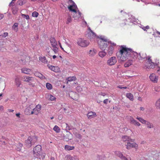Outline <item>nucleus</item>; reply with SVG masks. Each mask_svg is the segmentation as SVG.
Wrapping results in <instances>:
<instances>
[{"mask_svg": "<svg viewBox=\"0 0 160 160\" xmlns=\"http://www.w3.org/2000/svg\"><path fill=\"white\" fill-rule=\"evenodd\" d=\"M107 53L105 52L104 51L102 50V51H100L98 53V55L99 57L102 58H103L106 55Z\"/></svg>", "mask_w": 160, "mask_h": 160, "instance_id": "bb28decb", "label": "nucleus"}, {"mask_svg": "<svg viewBox=\"0 0 160 160\" xmlns=\"http://www.w3.org/2000/svg\"><path fill=\"white\" fill-rule=\"evenodd\" d=\"M33 139L31 137H29L28 139L26 141L25 145L28 148H30L32 145V141Z\"/></svg>", "mask_w": 160, "mask_h": 160, "instance_id": "4468645a", "label": "nucleus"}, {"mask_svg": "<svg viewBox=\"0 0 160 160\" xmlns=\"http://www.w3.org/2000/svg\"><path fill=\"white\" fill-rule=\"evenodd\" d=\"M73 5H70L68 7V8L70 11L74 12L75 14L77 15V17L74 15L73 16V17L76 19L77 18H78L81 16V13L79 12L77 13L76 10L75 9H73Z\"/></svg>", "mask_w": 160, "mask_h": 160, "instance_id": "6e6552de", "label": "nucleus"}, {"mask_svg": "<svg viewBox=\"0 0 160 160\" xmlns=\"http://www.w3.org/2000/svg\"><path fill=\"white\" fill-rule=\"evenodd\" d=\"M87 116L88 118L91 119L95 117L96 116V114L95 112L90 111L88 113Z\"/></svg>", "mask_w": 160, "mask_h": 160, "instance_id": "f3484780", "label": "nucleus"}, {"mask_svg": "<svg viewBox=\"0 0 160 160\" xmlns=\"http://www.w3.org/2000/svg\"><path fill=\"white\" fill-rule=\"evenodd\" d=\"M8 111L9 112H13L14 110L12 109H9L8 110Z\"/></svg>", "mask_w": 160, "mask_h": 160, "instance_id": "680f3d73", "label": "nucleus"}, {"mask_svg": "<svg viewBox=\"0 0 160 160\" xmlns=\"http://www.w3.org/2000/svg\"><path fill=\"white\" fill-rule=\"evenodd\" d=\"M97 52V51L96 49H92L89 50L88 52V54L89 55L90 57H92L94 56L96 54Z\"/></svg>", "mask_w": 160, "mask_h": 160, "instance_id": "4be33fe9", "label": "nucleus"}, {"mask_svg": "<svg viewBox=\"0 0 160 160\" xmlns=\"http://www.w3.org/2000/svg\"><path fill=\"white\" fill-rule=\"evenodd\" d=\"M48 66L50 69L55 72H58L60 71L59 68L57 66H55L50 65H48Z\"/></svg>", "mask_w": 160, "mask_h": 160, "instance_id": "f8f14e48", "label": "nucleus"}, {"mask_svg": "<svg viewBox=\"0 0 160 160\" xmlns=\"http://www.w3.org/2000/svg\"><path fill=\"white\" fill-rule=\"evenodd\" d=\"M99 39L98 41L99 47L101 50L104 51L105 48L108 46V39L104 37L100 38Z\"/></svg>", "mask_w": 160, "mask_h": 160, "instance_id": "7ed1b4c3", "label": "nucleus"}, {"mask_svg": "<svg viewBox=\"0 0 160 160\" xmlns=\"http://www.w3.org/2000/svg\"><path fill=\"white\" fill-rule=\"evenodd\" d=\"M117 59L116 57L113 56L110 58L107 61L108 65L112 66L115 64L117 62Z\"/></svg>", "mask_w": 160, "mask_h": 160, "instance_id": "0eeeda50", "label": "nucleus"}, {"mask_svg": "<svg viewBox=\"0 0 160 160\" xmlns=\"http://www.w3.org/2000/svg\"><path fill=\"white\" fill-rule=\"evenodd\" d=\"M126 97L129 98L130 100L132 101H133V95L130 93H127L126 94Z\"/></svg>", "mask_w": 160, "mask_h": 160, "instance_id": "c756f323", "label": "nucleus"}, {"mask_svg": "<svg viewBox=\"0 0 160 160\" xmlns=\"http://www.w3.org/2000/svg\"><path fill=\"white\" fill-rule=\"evenodd\" d=\"M8 33L7 32H5L3 33V34H1L0 36L2 37V38H5L8 36Z\"/></svg>", "mask_w": 160, "mask_h": 160, "instance_id": "a18cd8bd", "label": "nucleus"}, {"mask_svg": "<svg viewBox=\"0 0 160 160\" xmlns=\"http://www.w3.org/2000/svg\"><path fill=\"white\" fill-rule=\"evenodd\" d=\"M156 33L158 35H160V32H159V31H157L156 32Z\"/></svg>", "mask_w": 160, "mask_h": 160, "instance_id": "774afa93", "label": "nucleus"}, {"mask_svg": "<svg viewBox=\"0 0 160 160\" xmlns=\"http://www.w3.org/2000/svg\"><path fill=\"white\" fill-rule=\"evenodd\" d=\"M129 120L130 123L133 124L135 126H139L141 125V124L136 120H135L132 117H130Z\"/></svg>", "mask_w": 160, "mask_h": 160, "instance_id": "ddd939ff", "label": "nucleus"}, {"mask_svg": "<svg viewBox=\"0 0 160 160\" xmlns=\"http://www.w3.org/2000/svg\"><path fill=\"white\" fill-rule=\"evenodd\" d=\"M122 139L123 141L124 142L126 141H133L132 140V139H131L129 137L126 136H123L122 138Z\"/></svg>", "mask_w": 160, "mask_h": 160, "instance_id": "c85d7f7f", "label": "nucleus"}, {"mask_svg": "<svg viewBox=\"0 0 160 160\" xmlns=\"http://www.w3.org/2000/svg\"><path fill=\"white\" fill-rule=\"evenodd\" d=\"M66 160H79L78 158L76 156L72 157L70 155H68L66 157Z\"/></svg>", "mask_w": 160, "mask_h": 160, "instance_id": "6ab92c4d", "label": "nucleus"}, {"mask_svg": "<svg viewBox=\"0 0 160 160\" xmlns=\"http://www.w3.org/2000/svg\"><path fill=\"white\" fill-rule=\"evenodd\" d=\"M39 59L43 63H48V61L47 60L46 58L44 56L39 57Z\"/></svg>", "mask_w": 160, "mask_h": 160, "instance_id": "393cba45", "label": "nucleus"}, {"mask_svg": "<svg viewBox=\"0 0 160 160\" xmlns=\"http://www.w3.org/2000/svg\"><path fill=\"white\" fill-rule=\"evenodd\" d=\"M4 17V15L2 14H0V20L2 19Z\"/></svg>", "mask_w": 160, "mask_h": 160, "instance_id": "864d4df0", "label": "nucleus"}, {"mask_svg": "<svg viewBox=\"0 0 160 160\" xmlns=\"http://www.w3.org/2000/svg\"><path fill=\"white\" fill-rule=\"evenodd\" d=\"M15 84L18 87H19L21 84V81L18 76H16L15 79Z\"/></svg>", "mask_w": 160, "mask_h": 160, "instance_id": "dca6fc26", "label": "nucleus"}, {"mask_svg": "<svg viewBox=\"0 0 160 160\" xmlns=\"http://www.w3.org/2000/svg\"><path fill=\"white\" fill-rule=\"evenodd\" d=\"M147 126V128H153L154 127L153 124L147 121V122L145 124Z\"/></svg>", "mask_w": 160, "mask_h": 160, "instance_id": "7c9ffc66", "label": "nucleus"}, {"mask_svg": "<svg viewBox=\"0 0 160 160\" xmlns=\"http://www.w3.org/2000/svg\"><path fill=\"white\" fill-rule=\"evenodd\" d=\"M68 96L71 97L72 99L75 100H77L78 98V94L75 92L71 91L68 93H67Z\"/></svg>", "mask_w": 160, "mask_h": 160, "instance_id": "1a4fd4ad", "label": "nucleus"}, {"mask_svg": "<svg viewBox=\"0 0 160 160\" xmlns=\"http://www.w3.org/2000/svg\"><path fill=\"white\" fill-rule=\"evenodd\" d=\"M2 144L5 145L6 144L5 142V141H3L2 142Z\"/></svg>", "mask_w": 160, "mask_h": 160, "instance_id": "338daca9", "label": "nucleus"}, {"mask_svg": "<svg viewBox=\"0 0 160 160\" xmlns=\"http://www.w3.org/2000/svg\"><path fill=\"white\" fill-rule=\"evenodd\" d=\"M132 147L135 148L136 149H138V145L136 143H131Z\"/></svg>", "mask_w": 160, "mask_h": 160, "instance_id": "ea45409f", "label": "nucleus"}, {"mask_svg": "<svg viewBox=\"0 0 160 160\" xmlns=\"http://www.w3.org/2000/svg\"><path fill=\"white\" fill-rule=\"evenodd\" d=\"M136 118L138 119V120H139L141 123L143 124H145L146 122H147L146 120L143 119L142 118L140 117H137Z\"/></svg>", "mask_w": 160, "mask_h": 160, "instance_id": "473e14b6", "label": "nucleus"}, {"mask_svg": "<svg viewBox=\"0 0 160 160\" xmlns=\"http://www.w3.org/2000/svg\"><path fill=\"white\" fill-rule=\"evenodd\" d=\"M108 100V99H105L103 101V103L106 104H107Z\"/></svg>", "mask_w": 160, "mask_h": 160, "instance_id": "5fc2aeb1", "label": "nucleus"}, {"mask_svg": "<svg viewBox=\"0 0 160 160\" xmlns=\"http://www.w3.org/2000/svg\"><path fill=\"white\" fill-rule=\"evenodd\" d=\"M76 79L75 77L73 76L72 77H70L68 78L67 80L68 81H75Z\"/></svg>", "mask_w": 160, "mask_h": 160, "instance_id": "f704fd0d", "label": "nucleus"}, {"mask_svg": "<svg viewBox=\"0 0 160 160\" xmlns=\"http://www.w3.org/2000/svg\"><path fill=\"white\" fill-rule=\"evenodd\" d=\"M108 44H111L110 46H112L113 47V46H116V45L115 43H114V42H112L111 41H109V40H108Z\"/></svg>", "mask_w": 160, "mask_h": 160, "instance_id": "de8ad7c7", "label": "nucleus"}, {"mask_svg": "<svg viewBox=\"0 0 160 160\" xmlns=\"http://www.w3.org/2000/svg\"><path fill=\"white\" fill-rule=\"evenodd\" d=\"M53 48V50L55 53H57L58 52V48L57 46Z\"/></svg>", "mask_w": 160, "mask_h": 160, "instance_id": "8fccbe9b", "label": "nucleus"}, {"mask_svg": "<svg viewBox=\"0 0 160 160\" xmlns=\"http://www.w3.org/2000/svg\"><path fill=\"white\" fill-rule=\"evenodd\" d=\"M64 112L65 113H68L69 112L68 111H67V108H64Z\"/></svg>", "mask_w": 160, "mask_h": 160, "instance_id": "6e6d98bb", "label": "nucleus"}, {"mask_svg": "<svg viewBox=\"0 0 160 160\" xmlns=\"http://www.w3.org/2000/svg\"><path fill=\"white\" fill-rule=\"evenodd\" d=\"M53 130L57 133L59 132L60 130V128L57 125H55L54 127Z\"/></svg>", "mask_w": 160, "mask_h": 160, "instance_id": "72a5a7b5", "label": "nucleus"}, {"mask_svg": "<svg viewBox=\"0 0 160 160\" xmlns=\"http://www.w3.org/2000/svg\"><path fill=\"white\" fill-rule=\"evenodd\" d=\"M22 146V143L20 142L18 143L16 145V149L18 151H21Z\"/></svg>", "mask_w": 160, "mask_h": 160, "instance_id": "b1692460", "label": "nucleus"}, {"mask_svg": "<svg viewBox=\"0 0 160 160\" xmlns=\"http://www.w3.org/2000/svg\"><path fill=\"white\" fill-rule=\"evenodd\" d=\"M114 49V48L112 46H110L109 47L108 51V54L110 55H111V54H112L113 52V50Z\"/></svg>", "mask_w": 160, "mask_h": 160, "instance_id": "cd10ccee", "label": "nucleus"}, {"mask_svg": "<svg viewBox=\"0 0 160 160\" xmlns=\"http://www.w3.org/2000/svg\"><path fill=\"white\" fill-rule=\"evenodd\" d=\"M76 136L77 138H78L79 139L81 138L82 137V136L80 134H79V133L77 134L76 135Z\"/></svg>", "mask_w": 160, "mask_h": 160, "instance_id": "603ef678", "label": "nucleus"}, {"mask_svg": "<svg viewBox=\"0 0 160 160\" xmlns=\"http://www.w3.org/2000/svg\"><path fill=\"white\" fill-rule=\"evenodd\" d=\"M23 81L28 83V85L31 87L35 86L36 84V79L33 77L29 76H24L23 77Z\"/></svg>", "mask_w": 160, "mask_h": 160, "instance_id": "f03ea898", "label": "nucleus"}, {"mask_svg": "<svg viewBox=\"0 0 160 160\" xmlns=\"http://www.w3.org/2000/svg\"><path fill=\"white\" fill-rule=\"evenodd\" d=\"M155 90L157 92H159L160 91V86H156L154 88Z\"/></svg>", "mask_w": 160, "mask_h": 160, "instance_id": "49530a36", "label": "nucleus"}, {"mask_svg": "<svg viewBox=\"0 0 160 160\" xmlns=\"http://www.w3.org/2000/svg\"><path fill=\"white\" fill-rule=\"evenodd\" d=\"M158 76L154 73H152L149 76L150 80L154 83H157L158 80Z\"/></svg>", "mask_w": 160, "mask_h": 160, "instance_id": "9d476101", "label": "nucleus"}, {"mask_svg": "<svg viewBox=\"0 0 160 160\" xmlns=\"http://www.w3.org/2000/svg\"><path fill=\"white\" fill-rule=\"evenodd\" d=\"M32 15L33 17H37L38 15V13L36 12H34L32 13Z\"/></svg>", "mask_w": 160, "mask_h": 160, "instance_id": "79ce46f5", "label": "nucleus"}, {"mask_svg": "<svg viewBox=\"0 0 160 160\" xmlns=\"http://www.w3.org/2000/svg\"><path fill=\"white\" fill-rule=\"evenodd\" d=\"M76 88V90L78 92H81L82 90V88L80 86H77Z\"/></svg>", "mask_w": 160, "mask_h": 160, "instance_id": "37998d69", "label": "nucleus"}, {"mask_svg": "<svg viewBox=\"0 0 160 160\" xmlns=\"http://www.w3.org/2000/svg\"><path fill=\"white\" fill-rule=\"evenodd\" d=\"M48 97L49 98V99L52 101H54L56 99V98L55 97L51 95L49 96Z\"/></svg>", "mask_w": 160, "mask_h": 160, "instance_id": "c03bdc74", "label": "nucleus"}, {"mask_svg": "<svg viewBox=\"0 0 160 160\" xmlns=\"http://www.w3.org/2000/svg\"><path fill=\"white\" fill-rule=\"evenodd\" d=\"M42 147L40 145H38L33 149V153L34 157L39 158L41 154Z\"/></svg>", "mask_w": 160, "mask_h": 160, "instance_id": "39448f33", "label": "nucleus"}, {"mask_svg": "<svg viewBox=\"0 0 160 160\" xmlns=\"http://www.w3.org/2000/svg\"><path fill=\"white\" fill-rule=\"evenodd\" d=\"M77 43L79 46L84 48L87 47L89 45V42L84 39L80 38L77 40Z\"/></svg>", "mask_w": 160, "mask_h": 160, "instance_id": "423d86ee", "label": "nucleus"}, {"mask_svg": "<svg viewBox=\"0 0 160 160\" xmlns=\"http://www.w3.org/2000/svg\"><path fill=\"white\" fill-rule=\"evenodd\" d=\"M50 41L52 47L57 46V42L55 38L52 37L50 38Z\"/></svg>", "mask_w": 160, "mask_h": 160, "instance_id": "a211bd4d", "label": "nucleus"}, {"mask_svg": "<svg viewBox=\"0 0 160 160\" xmlns=\"http://www.w3.org/2000/svg\"><path fill=\"white\" fill-rule=\"evenodd\" d=\"M0 108L1 109H2V110H3V108H3V106H0Z\"/></svg>", "mask_w": 160, "mask_h": 160, "instance_id": "69168bd1", "label": "nucleus"}, {"mask_svg": "<svg viewBox=\"0 0 160 160\" xmlns=\"http://www.w3.org/2000/svg\"><path fill=\"white\" fill-rule=\"evenodd\" d=\"M46 87L47 88L48 90L51 89L52 88V84L48 82L46 83Z\"/></svg>", "mask_w": 160, "mask_h": 160, "instance_id": "c9c22d12", "label": "nucleus"}, {"mask_svg": "<svg viewBox=\"0 0 160 160\" xmlns=\"http://www.w3.org/2000/svg\"><path fill=\"white\" fill-rule=\"evenodd\" d=\"M133 61L132 60H129L127 62L124 64V66L125 68L128 67L132 64Z\"/></svg>", "mask_w": 160, "mask_h": 160, "instance_id": "5701e85b", "label": "nucleus"}, {"mask_svg": "<svg viewBox=\"0 0 160 160\" xmlns=\"http://www.w3.org/2000/svg\"><path fill=\"white\" fill-rule=\"evenodd\" d=\"M72 21V18L71 16H68L66 21V23L68 24L69 23L71 22Z\"/></svg>", "mask_w": 160, "mask_h": 160, "instance_id": "58836bf2", "label": "nucleus"}, {"mask_svg": "<svg viewBox=\"0 0 160 160\" xmlns=\"http://www.w3.org/2000/svg\"><path fill=\"white\" fill-rule=\"evenodd\" d=\"M151 57H150L149 56L148 57V64H150V63H151V62H152V60L151 59Z\"/></svg>", "mask_w": 160, "mask_h": 160, "instance_id": "3c124183", "label": "nucleus"}, {"mask_svg": "<svg viewBox=\"0 0 160 160\" xmlns=\"http://www.w3.org/2000/svg\"><path fill=\"white\" fill-rule=\"evenodd\" d=\"M34 75L36 77H38L41 79H46V78L45 76H43L42 74L38 72H35Z\"/></svg>", "mask_w": 160, "mask_h": 160, "instance_id": "aec40b11", "label": "nucleus"}, {"mask_svg": "<svg viewBox=\"0 0 160 160\" xmlns=\"http://www.w3.org/2000/svg\"><path fill=\"white\" fill-rule=\"evenodd\" d=\"M100 95H102V96H105L106 95V94L105 93L101 92V93Z\"/></svg>", "mask_w": 160, "mask_h": 160, "instance_id": "13d9d810", "label": "nucleus"}, {"mask_svg": "<svg viewBox=\"0 0 160 160\" xmlns=\"http://www.w3.org/2000/svg\"><path fill=\"white\" fill-rule=\"evenodd\" d=\"M140 108L141 110L143 111L144 110V108L143 107H141Z\"/></svg>", "mask_w": 160, "mask_h": 160, "instance_id": "e2e57ef3", "label": "nucleus"}, {"mask_svg": "<svg viewBox=\"0 0 160 160\" xmlns=\"http://www.w3.org/2000/svg\"><path fill=\"white\" fill-rule=\"evenodd\" d=\"M18 23L16 22L14 23L12 27V28L13 30L16 32H17L18 30Z\"/></svg>", "mask_w": 160, "mask_h": 160, "instance_id": "2f4dec72", "label": "nucleus"}, {"mask_svg": "<svg viewBox=\"0 0 160 160\" xmlns=\"http://www.w3.org/2000/svg\"><path fill=\"white\" fill-rule=\"evenodd\" d=\"M146 29H148L149 28V27L148 26H147L146 27H145Z\"/></svg>", "mask_w": 160, "mask_h": 160, "instance_id": "0e129e2a", "label": "nucleus"}, {"mask_svg": "<svg viewBox=\"0 0 160 160\" xmlns=\"http://www.w3.org/2000/svg\"><path fill=\"white\" fill-rule=\"evenodd\" d=\"M64 148L66 151H70L74 149L75 147L74 146H71L68 145H66L65 146Z\"/></svg>", "mask_w": 160, "mask_h": 160, "instance_id": "a878e982", "label": "nucleus"}, {"mask_svg": "<svg viewBox=\"0 0 160 160\" xmlns=\"http://www.w3.org/2000/svg\"><path fill=\"white\" fill-rule=\"evenodd\" d=\"M158 63H155L153 62H151L150 64H148V65H146L145 67L147 68H154L155 66L157 65Z\"/></svg>", "mask_w": 160, "mask_h": 160, "instance_id": "412c9836", "label": "nucleus"}, {"mask_svg": "<svg viewBox=\"0 0 160 160\" xmlns=\"http://www.w3.org/2000/svg\"><path fill=\"white\" fill-rule=\"evenodd\" d=\"M157 72L159 75H160V67L157 70Z\"/></svg>", "mask_w": 160, "mask_h": 160, "instance_id": "bf43d9fd", "label": "nucleus"}, {"mask_svg": "<svg viewBox=\"0 0 160 160\" xmlns=\"http://www.w3.org/2000/svg\"><path fill=\"white\" fill-rule=\"evenodd\" d=\"M21 72L26 74L29 75L31 72V69L26 67H23L21 69Z\"/></svg>", "mask_w": 160, "mask_h": 160, "instance_id": "2eb2a0df", "label": "nucleus"}, {"mask_svg": "<svg viewBox=\"0 0 160 160\" xmlns=\"http://www.w3.org/2000/svg\"><path fill=\"white\" fill-rule=\"evenodd\" d=\"M18 8L16 7H13L12 8V12L13 14H15L17 13L18 11Z\"/></svg>", "mask_w": 160, "mask_h": 160, "instance_id": "4c0bfd02", "label": "nucleus"}, {"mask_svg": "<svg viewBox=\"0 0 160 160\" xmlns=\"http://www.w3.org/2000/svg\"><path fill=\"white\" fill-rule=\"evenodd\" d=\"M16 116L17 117H18L19 118H20V113H16Z\"/></svg>", "mask_w": 160, "mask_h": 160, "instance_id": "052dcab7", "label": "nucleus"}, {"mask_svg": "<svg viewBox=\"0 0 160 160\" xmlns=\"http://www.w3.org/2000/svg\"><path fill=\"white\" fill-rule=\"evenodd\" d=\"M117 57L119 58L121 61L124 62L131 58L130 59L135 61L138 57V53L133 51L132 49L126 47L125 46H121L120 49L117 53Z\"/></svg>", "mask_w": 160, "mask_h": 160, "instance_id": "f257e3e1", "label": "nucleus"}, {"mask_svg": "<svg viewBox=\"0 0 160 160\" xmlns=\"http://www.w3.org/2000/svg\"><path fill=\"white\" fill-rule=\"evenodd\" d=\"M156 106L157 108L160 109V98L156 102Z\"/></svg>", "mask_w": 160, "mask_h": 160, "instance_id": "e433bc0d", "label": "nucleus"}, {"mask_svg": "<svg viewBox=\"0 0 160 160\" xmlns=\"http://www.w3.org/2000/svg\"><path fill=\"white\" fill-rule=\"evenodd\" d=\"M22 15L23 17H24V18H25L27 20H28L30 18L29 17L28 15H26L22 14Z\"/></svg>", "mask_w": 160, "mask_h": 160, "instance_id": "09e8293b", "label": "nucleus"}, {"mask_svg": "<svg viewBox=\"0 0 160 160\" xmlns=\"http://www.w3.org/2000/svg\"><path fill=\"white\" fill-rule=\"evenodd\" d=\"M41 108V105L38 104L33 109V111H32L31 112H29V109L28 108H26L25 110V112L26 114L28 115L33 114L38 115L39 113Z\"/></svg>", "mask_w": 160, "mask_h": 160, "instance_id": "20e7f679", "label": "nucleus"}, {"mask_svg": "<svg viewBox=\"0 0 160 160\" xmlns=\"http://www.w3.org/2000/svg\"><path fill=\"white\" fill-rule=\"evenodd\" d=\"M131 148H132L131 143L129 142H128L126 145V148L127 149H129Z\"/></svg>", "mask_w": 160, "mask_h": 160, "instance_id": "a19ab883", "label": "nucleus"}, {"mask_svg": "<svg viewBox=\"0 0 160 160\" xmlns=\"http://www.w3.org/2000/svg\"><path fill=\"white\" fill-rule=\"evenodd\" d=\"M88 37L89 39H91L92 38H95L97 37L96 34L93 32L90 28H88Z\"/></svg>", "mask_w": 160, "mask_h": 160, "instance_id": "9b49d317", "label": "nucleus"}, {"mask_svg": "<svg viewBox=\"0 0 160 160\" xmlns=\"http://www.w3.org/2000/svg\"><path fill=\"white\" fill-rule=\"evenodd\" d=\"M59 45L60 46V47L61 48V49L62 50L64 51H65L64 50L63 48H62V45H61V43H60V42H59Z\"/></svg>", "mask_w": 160, "mask_h": 160, "instance_id": "4d7b16f0", "label": "nucleus"}]
</instances>
